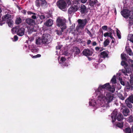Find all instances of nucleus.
<instances>
[{"mask_svg": "<svg viewBox=\"0 0 133 133\" xmlns=\"http://www.w3.org/2000/svg\"><path fill=\"white\" fill-rule=\"evenodd\" d=\"M97 45V43L96 42H94L92 43V45L93 46H95Z\"/></svg>", "mask_w": 133, "mask_h": 133, "instance_id": "052dcab7", "label": "nucleus"}, {"mask_svg": "<svg viewBox=\"0 0 133 133\" xmlns=\"http://www.w3.org/2000/svg\"><path fill=\"white\" fill-rule=\"evenodd\" d=\"M28 13L29 15H32L31 17L33 19H36L38 17V15L35 13H32L30 11H29Z\"/></svg>", "mask_w": 133, "mask_h": 133, "instance_id": "5701e85b", "label": "nucleus"}, {"mask_svg": "<svg viewBox=\"0 0 133 133\" xmlns=\"http://www.w3.org/2000/svg\"><path fill=\"white\" fill-rule=\"evenodd\" d=\"M74 6H71L69 9L68 12L69 14H71L72 13L76 11L80 8V6L77 4H74Z\"/></svg>", "mask_w": 133, "mask_h": 133, "instance_id": "423d86ee", "label": "nucleus"}, {"mask_svg": "<svg viewBox=\"0 0 133 133\" xmlns=\"http://www.w3.org/2000/svg\"><path fill=\"white\" fill-rule=\"evenodd\" d=\"M110 85L109 83H106L103 85H100L98 88V91L100 92L103 89L108 90L109 88L110 87Z\"/></svg>", "mask_w": 133, "mask_h": 133, "instance_id": "9d476101", "label": "nucleus"}, {"mask_svg": "<svg viewBox=\"0 0 133 133\" xmlns=\"http://www.w3.org/2000/svg\"><path fill=\"white\" fill-rule=\"evenodd\" d=\"M42 41V39H41L40 37H38L36 39V44L38 45H39L41 44H43Z\"/></svg>", "mask_w": 133, "mask_h": 133, "instance_id": "aec40b11", "label": "nucleus"}, {"mask_svg": "<svg viewBox=\"0 0 133 133\" xmlns=\"http://www.w3.org/2000/svg\"><path fill=\"white\" fill-rule=\"evenodd\" d=\"M74 51L75 52L76 54H78L80 53L79 49L77 47H73Z\"/></svg>", "mask_w": 133, "mask_h": 133, "instance_id": "a878e982", "label": "nucleus"}, {"mask_svg": "<svg viewBox=\"0 0 133 133\" xmlns=\"http://www.w3.org/2000/svg\"><path fill=\"white\" fill-rule=\"evenodd\" d=\"M80 2H81L82 3H85L87 0H80Z\"/></svg>", "mask_w": 133, "mask_h": 133, "instance_id": "13d9d810", "label": "nucleus"}, {"mask_svg": "<svg viewBox=\"0 0 133 133\" xmlns=\"http://www.w3.org/2000/svg\"><path fill=\"white\" fill-rule=\"evenodd\" d=\"M41 5L42 6H46L47 4V3L45 0H40Z\"/></svg>", "mask_w": 133, "mask_h": 133, "instance_id": "2f4dec72", "label": "nucleus"}, {"mask_svg": "<svg viewBox=\"0 0 133 133\" xmlns=\"http://www.w3.org/2000/svg\"><path fill=\"white\" fill-rule=\"evenodd\" d=\"M129 25L131 26L133 24V14L129 17Z\"/></svg>", "mask_w": 133, "mask_h": 133, "instance_id": "4be33fe9", "label": "nucleus"}, {"mask_svg": "<svg viewBox=\"0 0 133 133\" xmlns=\"http://www.w3.org/2000/svg\"><path fill=\"white\" fill-rule=\"evenodd\" d=\"M126 51L127 53L130 55L132 56L133 53L132 52L131 49L130 48H128L126 50Z\"/></svg>", "mask_w": 133, "mask_h": 133, "instance_id": "473e14b6", "label": "nucleus"}, {"mask_svg": "<svg viewBox=\"0 0 133 133\" xmlns=\"http://www.w3.org/2000/svg\"><path fill=\"white\" fill-rule=\"evenodd\" d=\"M99 48L98 47H96L95 48V50L97 51L99 50Z\"/></svg>", "mask_w": 133, "mask_h": 133, "instance_id": "680f3d73", "label": "nucleus"}, {"mask_svg": "<svg viewBox=\"0 0 133 133\" xmlns=\"http://www.w3.org/2000/svg\"><path fill=\"white\" fill-rule=\"evenodd\" d=\"M62 47V45H58L56 47V49L57 50H59Z\"/></svg>", "mask_w": 133, "mask_h": 133, "instance_id": "3c124183", "label": "nucleus"}, {"mask_svg": "<svg viewBox=\"0 0 133 133\" xmlns=\"http://www.w3.org/2000/svg\"><path fill=\"white\" fill-rule=\"evenodd\" d=\"M45 17L44 15H41L40 16V18L41 19H44L45 18Z\"/></svg>", "mask_w": 133, "mask_h": 133, "instance_id": "6e6d98bb", "label": "nucleus"}, {"mask_svg": "<svg viewBox=\"0 0 133 133\" xmlns=\"http://www.w3.org/2000/svg\"><path fill=\"white\" fill-rule=\"evenodd\" d=\"M110 34V32L108 33V32H106L104 34V37H106L107 36H109V35Z\"/></svg>", "mask_w": 133, "mask_h": 133, "instance_id": "603ef678", "label": "nucleus"}, {"mask_svg": "<svg viewBox=\"0 0 133 133\" xmlns=\"http://www.w3.org/2000/svg\"><path fill=\"white\" fill-rule=\"evenodd\" d=\"M126 55L125 54H122L121 55V57L122 60H127V59L126 58Z\"/></svg>", "mask_w": 133, "mask_h": 133, "instance_id": "c03bdc74", "label": "nucleus"}, {"mask_svg": "<svg viewBox=\"0 0 133 133\" xmlns=\"http://www.w3.org/2000/svg\"><path fill=\"white\" fill-rule=\"evenodd\" d=\"M2 9L0 7V13L2 12Z\"/></svg>", "mask_w": 133, "mask_h": 133, "instance_id": "774afa93", "label": "nucleus"}, {"mask_svg": "<svg viewBox=\"0 0 133 133\" xmlns=\"http://www.w3.org/2000/svg\"><path fill=\"white\" fill-rule=\"evenodd\" d=\"M119 97L122 100H124L125 99L124 97L121 94L119 95Z\"/></svg>", "mask_w": 133, "mask_h": 133, "instance_id": "864d4df0", "label": "nucleus"}, {"mask_svg": "<svg viewBox=\"0 0 133 133\" xmlns=\"http://www.w3.org/2000/svg\"><path fill=\"white\" fill-rule=\"evenodd\" d=\"M112 33L111 32H110V34L109 35V36L110 37L111 39L114 38L112 36Z\"/></svg>", "mask_w": 133, "mask_h": 133, "instance_id": "5fc2aeb1", "label": "nucleus"}, {"mask_svg": "<svg viewBox=\"0 0 133 133\" xmlns=\"http://www.w3.org/2000/svg\"><path fill=\"white\" fill-rule=\"evenodd\" d=\"M124 133H131V129L129 127L125 128L123 130Z\"/></svg>", "mask_w": 133, "mask_h": 133, "instance_id": "393cba45", "label": "nucleus"}, {"mask_svg": "<svg viewBox=\"0 0 133 133\" xmlns=\"http://www.w3.org/2000/svg\"><path fill=\"white\" fill-rule=\"evenodd\" d=\"M105 98L107 103H109L112 101L114 98V97L111 94L108 93L106 95Z\"/></svg>", "mask_w": 133, "mask_h": 133, "instance_id": "f8f14e48", "label": "nucleus"}, {"mask_svg": "<svg viewBox=\"0 0 133 133\" xmlns=\"http://www.w3.org/2000/svg\"><path fill=\"white\" fill-rule=\"evenodd\" d=\"M31 46L32 48V49H31V50L32 52L35 53L37 52L38 50V49L35 48L34 45H31Z\"/></svg>", "mask_w": 133, "mask_h": 133, "instance_id": "c756f323", "label": "nucleus"}, {"mask_svg": "<svg viewBox=\"0 0 133 133\" xmlns=\"http://www.w3.org/2000/svg\"><path fill=\"white\" fill-rule=\"evenodd\" d=\"M131 131L133 133V125L131 127Z\"/></svg>", "mask_w": 133, "mask_h": 133, "instance_id": "0e129e2a", "label": "nucleus"}, {"mask_svg": "<svg viewBox=\"0 0 133 133\" xmlns=\"http://www.w3.org/2000/svg\"><path fill=\"white\" fill-rule=\"evenodd\" d=\"M83 54L86 56H88L92 55L93 52L91 50L88 49H85L83 52Z\"/></svg>", "mask_w": 133, "mask_h": 133, "instance_id": "ddd939ff", "label": "nucleus"}, {"mask_svg": "<svg viewBox=\"0 0 133 133\" xmlns=\"http://www.w3.org/2000/svg\"><path fill=\"white\" fill-rule=\"evenodd\" d=\"M14 40L15 41H16L17 40L18 38L17 36H15L14 37Z\"/></svg>", "mask_w": 133, "mask_h": 133, "instance_id": "bf43d9fd", "label": "nucleus"}, {"mask_svg": "<svg viewBox=\"0 0 133 133\" xmlns=\"http://www.w3.org/2000/svg\"><path fill=\"white\" fill-rule=\"evenodd\" d=\"M129 65L125 61H122L121 63L122 65L123 66L124 69L122 70V73L125 75L128 76L130 72L133 71V61L131 59L128 60Z\"/></svg>", "mask_w": 133, "mask_h": 133, "instance_id": "f257e3e1", "label": "nucleus"}, {"mask_svg": "<svg viewBox=\"0 0 133 133\" xmlns=\"http://www.w3.org/2000/svg\"><path fill=\"white\" fill-rule=\"evenodd\" d=\"M130 11L128 9H124L121 11V14L122 16L124 18H127L130 15Z\"/></svg>", "mask_w": 133, "mask_h": 133, "instance_id": "6e6552de", "label": "nucleus"}, {"mask_svg": "<svg viewBox=\"0 0 133 133\" xmlns=\"http://www.w3.org/2000/svg\"><path fill=\"white\" fill-rule=\"evenodd\" d=\"M116 126L119 127V128L121 129L123 127V122H118L117 123L116 125Z\"/></svg>", "mask_w": 133, "mask_h": 133, "instance_id": "bb28decb", "label": "nucleus"}, {"mask_svg": "<svg viewBox=\"0 0 133 133\" xmlns=\"http://www.w3.org/2000/svg\"><path fill=\"white\" fill-rule=\"evenodd\" d=\"M91 42V41L90 40H88L87 41V45H89L90 44Z\"/></svg>", "mask_w": 133, "mask_h": 133, "instance_id": "4d7b16f0", "label": "nucleus"}, {"mask_svg": "<svg viewBox=\"0 0 133 133\" xmlns=\"http://www.w3.org/2000/svg\"><path fill=\"white\" fill-rule=\"evenodd\" d=\"M53 24V21L51 19H49L44 23V25L48 26H50Z\"/></svg>", "mask_w": 133, "mask_h": 133, "instance_id": "a211bd4d", "label": "nucleus"}, {"mask_svg": "<svg viewBox=\"0 0 133 133\" xmlns=\"http://www.w3.org/2000/svg\"><path fill=\"white\" fill-rule=\"evenodd\" d=\"M108 90L111 91L112 93H113L115 90V88L114 86L111 87V86L110 85V87L109 88Z\"/></svg>", "mask_w": 133, "mask_h": 133, "instance_id": "c9c22d12", "label": "nucleus"}, {"mask_svg": "<svg viewBox=\"0 0 133 133\" xmlns=\"http://www.w3.org/2000/svg\"><path fill=\"white\" fill-rule=\"evenodd\" d=\"M66 60V58L65 57H62L61 58L60 61L61 62H60V63H62V65H63L64 66H65L66 65V64H65L63 65V63H64L65 61Z\"/></svg>", "mask_w": 133, "mask_h": 133, "instance_id": "f704fd0d", "label": "nucleus"}, {"mask_svg": "<svg viewBox=\"0 0 133 133\" xmlns=\"http://www.w3.org/2000/svg\"><path fill=\"white\" fill-rule=\"evenodd\" d=\"M119 80L121 84L123 85V86L125 85V83L124 82L122 81V79H119Z\"/></svg>", "mask_w": 133, "mask_h": 133, "instance_id": "a18cd8bd", "label": "nucleus"}, {"mask_svg": "<svg viewBox=\"0 0 133 133\" xmlns=\"http://www.w3.org/2000/svg\"><path fill=\"white\" fill-rule=\"evenodd\" d=\"M57 26L61 28L62 31L66 28V20L65 18L61 17H58L56 20Z\"/></svg>", "mask_w": 133, "mask_h": 133, "instance_id": "7ed1b4c3", "label": "nucleus"}, {"mask_svg": "<svg viewBox=\"0 0 133 133\" xmlns=\"http://www.w3.org/2000/svg\"><path fill=\"white\" fill-rule=\"evenodd\" d=\"M110 41L109 40L107 39L104 42L103 45L104 47L107 46L109 43Z\"/></svg>", "mask_w": 133, "mask_h": 133, "instance_id": "72a5a7b5", "label": "nucleus"}, {"mask_svg": "<svg viewBox=\"0 0 133 133\" xmlns=\"http://www.w3.org/2000/svg\"><path fill=\"white\" fill-rule=\"evenodd\" d=\"M108 54L106 51H104L101 52L100 53V56L101 58H105L106 57L108 58Z\"/></svg>", "mask_w": 133, "mask_h": 133, "instance_id": "2eb2a0df", "label": "nucleus"}, {"mask_svg": "<svg viewBox=\"0 0 133 133\" xmlns=\"http://www.w3.org/2000/svg\"><path fill=\"white\" fill-rule=\"evenodd\" d=\"M56 5L58 7L62 10L65 11L66 10V2L64 0H58L57 1Z\"/></svg>", "mask_w": 133, "mask_h": 133, "instance_id": "39448f33", "label": "nucleus"}, {"mask_svg": "<svg viewBox=\"0 0 133 133\" xmlns=\"http://www.w3.org/2000/svg\"><path fill=\"white\" fill-rule=\"evenodd\" d=\"M116 33L117 36L118 37L119 39H121V36L120 35V32L119 30L118 29L116 30Z\"/></svg>", "mask_w": 133, "mask_h": 133, "instance_id": "58836bf2", "label": "nucleus"}, {"mask_svg": "<svg viewBox=\"0 0 133 133\" xmlns=\"http://www.w3.org/2000/svg\"><path fill=\"white\" fill-rule=\"evenodd\" d=\"M6 22L8 23L9 26L10 27H12L13 25V21L11 19Z\"/></svg>", "mask_w": 133, "mask_h": 133, "instance_id": "7c9ffc66", "label": "nucleus"}, {"mask_svg": "<svg viewBox=\"0 0 133 133\" xmlns=\"http://www.w3.org/2000/svg\"><path fill=\"white\" fill-rule=\"evenodd\" d=\"M73 4H77V5H80V0H75L73 1Z\"/></svg>", "mask_w": 133, "mask_h": 133, "instance_id": "79ce46f5", "label": "nucleus"}, {"mask_svg": "<svg viewBox=\"0 0 133 133\" xmlns=\"http://www.w3.org/2000/svg\"><path fill=\"white\" fill-rule=\"evenodd\" d=\"M2 21L3 24L5 23L6 21V22L9 21L11 19V15L9 14H7L2 17Z\"/></svg>", "mask_w": 133, "mask_h": 133, "instance_id": "9b49d317", "label": "nucleus"}, {"mask_svg": "<svg viewBox=\"0 0 133 133\" xmlns=\"http://www.w3.org/2000/svg\"><path fill=\"white\" fill-rule=\"evenodd\" d=\"M71 1H73L72 0H67V4L68 5V6L71 5Z\"/></svg>", "mask_w": 133, "mask_h": 133, "instance_id": "de8ad7c7", "label": "nucleus"}, {"mask_svg": "<svg viewBox=\"0 0 133 133\" xmlns=\"http://www.w3.org/2000/svg\"><path fill=\"white\" fill-rule=\"evenodd\" d=\"M69 21L70 22V24H71V20H70V18L69 17Z\"/></svg>", "mask_w": 133, "mask_h": 133, "instance_id": "69168bd1", "label": "nucleus"}, {"mask_svg": "<svg viewBox=\"0 0 133 133\" xmlns=\"http://www.w3.org/2000/svg\"><path fill=\"white\" fill-rule=\"evenodd\" d=\"M127 99L129 100H130V101L133 104V95H131Z\"/></svg>", "mask_w": 133, "mask_h": 133, "instance_id": "4c0bfd02", "label": "nucleus"}, {"mask_svg": "<svg viewBox=\"0 0 133 133\" xmlns=\"http://www.w3.org/2000/svg\"><path fill=\"white\" fill-rule=\"evenodd\" d=\"M129 83L131 85H132L133 86V77H131V79L130 80V82H129Z\"/></svg>", "mask_w": 133, "mask_h": 133, "instance_id": "09e8293b", "label": "nucleus"}, {"mask_svg": "<svg viewBox=\"0 0 133 133\" xmlns=\"http://www.w3.org/2000/svg\"><path fill=\"white\" fill-rule=\"evenodd\" d=\"M109 30L111 31H111L112 30L111 29V28H109Z\"/></svg>", "mask_w": 133, "mask_h": 133, "instance_id": "338daca9", "label": "nucleus"}, {"mask_svg": "<svg viewBox=\"0 0 133 133\" xmlns=\"http://www.w3.org/2000/svg\"><path fill=\"white\" fill-rule=\"evenodd\" d=\"M85 31L87 32V33L89 35L90 37H91L92 36V35L88 29L86 28L85 29Z\"/></svg>", "mask_w": 133, "mask_h": 133, "instance_id": "a19ab883", "label": "nucleus"}, {"mask_svg": "<svg viewBox=\"0 0 133 133\" xmlns=\"http://www.w3.org/2000/svg\"><path fill=\"white\" fill-rule=\"evenodd\" d=\"M111 118L113 123L115 121L116 119L119 121H122L124 118V116L121 113H118L117 109H115L111 114Z\"/></svg>", "mask_w": 133, "mask_h": 133, "instance_id": "f03ea898", "label": "nucleus"}, {"mask_svg": "<svg viewBox=\"0 0 133 133\" xmlns=\"http://www.w3.org/2000/svg\"><path fill=\"white\" fill-rule=\"evenodd\" d=\"M128 39L131 42L133 43V34H129L128 36Z\"/></svg>", "mask_w": 133, "mask_h": 133, "instance_id": "cd10ccee", "label": "nucleus"}, {"mask_svg": "<svg viewBox=\"0 0 133 133\" xmlns=\"http://www.w3.org/2000/svg\"><path fill=\"white\" fill-rule=\"evenodd\" d=\"M24 29L23 28H21L19 29L18 28L17 31V34L20 36H23L24 34Z\"/></svg>", "mask_w": 133, "mask_h": 133, "instance_id": "4468645a", "label": "nucleus"}, {"mask_svg": "<svg viewBox=\"0 0 133 133\" xmlns=\"http://www.w3.org/2000/svg\"><path fill=\"white\" fill-rule=\"evenodd\" d=\"M97 2H98L97 0H89V5L93 8L94 7V6L95 5Z\"/></svg>", "mask_w": 133, "mask_h": 133, "instance_id": "f3484780", "label": "nucleus"}, {"mask_svg": "<svg viewBox=\"0 0 133 133\" xmlns=\"http://www.w3.org/2000/svg\"><path fill=\"white\" fill-rule=\"evenodd\" d=\"M26 23L29 25H32L35 23V21L33 20L30 18H28L26 20Z\"/></svg>", "mask_w": 133, "mask_h": 133, "instance_id": "6ab92c4d", "label": "nucleus"}, {"mask_svg": "<svg viewBox=\"0 0 133 133\" xmlns=\"http://www.w3.org/2000/svg\"><path fill=\"white\" fill-rule=\"evenodd\" d=\"M125 102L127 107L130 108H132V103L130 101V100H129L126 99L125 101Z\"/></svg>", "mask_w": 133, "mask_h": 133, "instance_id": "b1692460", "label": "nucleus"}, {"mask_svg": "<svg viewBox=\"0 0 133 133\" xmlns=\"http://www.w3.org/2000/svg\"><path fill=\"white\" fill-rule=\"evenodd\" d=\"M111 81L113 84H115L116 82V77L115 75H114L111 79Z\"/></svg>", "mask_w": 133, "mask_h": 133, "instance_id": "c85d7f7f", "label": "nucleus"}, {"mask_svg": "<svg viewBox=\"0 0 133 133\" xmlns=\"http://www.w3.org/2000/svg\"><path fill=\"white\" fill-rule=\"evenodd\" d=\"M128 121L129 122H133V117L131 115L128 118Z\"/></svg>", "mask_w": 133, "mask_h": 133, "instance_id": "ea45409f", "label": "nucleus"}, {"mask_svg": "<svg viewBox=\"0 0 133 133\" xmlns=\"http://www.w3.org/2000/svg\"><path fill=\"white\" fill-rule=\"evenodd\" d=\"M125 88L128 90H132L133 89V86L129 83V82H127L125 84Z\"/></svg>", "mask_w": 133, "mask_h": 133, "instance_id": "dca6fc26", "label": "nucleus"}, {"mask_svg": "<svg viewBox=\"0 0 133 133\" xmlns=\"http://www.w3.org/2000/svg\"><path fill=\"white\" fill-rule=\"evenodd\" d=\"M129 112L130 111L129 109L127 107L123 109V113L124 116H127L128 115Z\"/></svg>", "mask_w": 133, "mask_h": 133, "instance_id": "412c9836", "label": "nucleus"}, {"mask_svg": "<svg viewBox=\"0 0 133 133\" xmlns=\"http://www.w3.org/2000/svg\"><path fill=\"white\" fill-rule=\"evenodd\" d=\"M77 21L79 25L77 26V28H83L87 22V20L85 19H79Z\"/></svg>", "mask_w": 133, "mask_h": 133, "instance_id": "0eeeda50", "label": "nucleus"}, {"mask_svg": "<svg viewBox=\"0 0 133 133\" xmlns=\"http://www.w3.org/2000/svg\"><path fill=\"white\" fill-rule=\"evenodd\" d=\"M18 28H19V27L18 26H16L15 28H13L12 29V33L14 34L16 32H17V31Z\"/></svg>", "mask_w": 133, "mask_h": 133, "instance_id": "e433bc0d", "label": "nucleus"}, {"mask_svg": "<svg viewBox=\"0 0 133 133\" xmlns=\"http://www.w3.org/2000/svg\"><path fill=\"white\" fill-rule=\"evenodd\" d=\"M42 39L43 44L44 45L49 44L52 41L51 36L48 34H43Z\"/></svg>", "mask_w": 133, "mask_h": 133, "instance_id": "20e7f679", "label": "nucleus"}, {"mask_svg": "<svg viewBox=\"0 0 133 133\" xmlns=\"http://www.w3.org/2000/svg\"><path fill=\"white\" fill-rule=\"evenodd\" d=\"M41 56V55L37 54V55L34 56H32V57L33 58H36L38 57H40Z\"/></svg>", "mask_w": 133, "mask_h": 133, "instance_id": "49530a36", "label": "nucleus"}, {"mask_svg": "<svg viewBox=\"0 0 133 133\" xmlns=\"http://www.w3.org/2000/svg\"><path fill=\"white\" fill-rule=\"evenodd\" d=\"M57 33L58 34V35H61L62 34L61 32H58V31H57Z\"/></svg>", "mask_w": 133, "mask_h": 133, "instance_id": "e2e57ef3", "label": "nucleus"}, {"mask_svg": "<svg viewBox=\"0 0 133 133\" xmlns=\"http://www.w3.org/2000/svg\"><path fill=\"white\" fill-rule=\"evenodd\" d=\"M108 26L107 25H104L102 27V28L103 30H106L107 29Z\"/></svg>", "mask_w": 133, "mask_h": 133, "instance_id": "8fccbe9b", "label": "nucleus"}, {"mask_svg": "<svg viewBox=\"0 0 133 133\" xmlns=\"http://www.w3.org/2000/svg\"><path fill=\"white\" fill-rule=\"evenodd\" d=\"M21 22V20L20 17L17 18L16 20V23L19 24Z\"/></svg>", "mask_w": 133, "mask_h": 133, "instance_id": "37998d69", "label": "nucleus"}, {"mask_svg": "<svg viewBox=\"0 0 133 133\" xmlns=\"http://www.w3.org/2000/svg\"><path fill=\"white\" fill-rule=\"evenodd\" d=\"M79 10L80 12L82 15L85 14L88 12V9L85 5L83 4L81 5Z\"/></svg>", "mask_w": 133, "mask_h": 133, "instance_id": "1a4fd4ad", "label": "nucleus"}]
</instances>
